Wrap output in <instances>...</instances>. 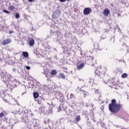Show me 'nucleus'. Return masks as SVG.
<instances>
[{"label": "nucleus", "instance_id": "1", "mask_svg": "<svg viewBox=\"0 0 129 129\" xmlns=\"http://www.w3.org/2000/svg\"><path fill=\"white\" fill-rule=\"evenodd\" d=\"M1 79L3 80V82L5 83L7 86V90H3L2 92L5 97L4 101L9 103L11 105H18L20 106V104L18 100L13 98V97L8 94V92H12L13 88L17 87V85L19 84V82L17 81L15 79L11 78V75L7 73L1 74Z\"/></svg>", "mask_w": 129, "mask_h": 129}, {"label": "nucleus", "instance_id": "2", "mask_svg": "<svg viewBox=\"0 0 129 129\" xmlns=\"http://www.w3.org/2000/svg\"><path fill=\"white\" fill-rule=\"evenodd\" d=\"M116 103V100L115 99H112L111 100V103L109 105V109L111 112L115 113L121 108L122 105Z\"/></svg>", "mask_w": 129, "mask_h": 129}, {"label": "nucleus", "instance_id": "3", "mask_svg": "<svg viewBox=\"0 0 129 129\" xmlns=\"http://www.w3.org/2000/svg\"><path fill=\"white\" fill-rule=\"evenodd\" d=\"M62 38H63V36H62L61 34H59L57 35V40L56 41H59V43L61 44L62 45V47L63 49H65L66 46H67V41L66 40H63V43H61V40L60 39H62Z\"/></svg>", "mask_w": 129, "mask_h": 129}, {"label": "nucleus", "instance_id": "4", "mask_svg": "<svg viewBox=\"0 0 129 129\" xmlns=\"http://www.w3.org/2000/svg\"><path fill=\"white\" fill-rule=\"evenodd\" d=\"M70 99L67 102V103H68L69 106H71V107H73V105L74 104V100L75 99V96L73 95V94H71L70 95Z\"/></svg>", "mask_w": 129, "mask_h": 129}, {"label": "nucleus", "instance_id": "5", "mask_svg": "<svg viewBox=\"0 0 129 129\" xmlns=\"http://www.w3.org/2000/svg\"><path fill=\"white\" fill-rule=\"evenodd\" d=\"M55 96H56L57 99H60V101H63V100H64V96H63V94H61L59 91L55 92Z\"/></svg>", "mask_w": 129, "mask_h": 129}, {"label": "nucleus", "instance_id": "6", "mask_svg": "<svg viewBox=\"0 0 129 129\" xmlns=\"http://www.w3.org/2000/svg\"><path fill=\"white\" fill-rule=\"evenodd\" d=\"M97 70H97L95 72V74H96L95 75V79L91 78L89 82L90 83H91V82H92V83H94L95 82H96V81H97V79H100V77H99L100 74L97 73Z\"/></svg>", "mask_w": 129, "mask_h": 129}, {"label": "nucleus", "instance_id": "7", "mask_svg": "<svg viewBox=\"0 0 129 129\" xmlns=\"http://www.w3.org/2000/svg\"><path fill=\"white\" fill-rule=\"evenodd\" d=\"M61 14V11L60 10H56L53 13L52 15V19H57L58 17L60 16Z\"/></svg>", "mask_w": 129, "mask_h": 129}, {"label": "nucleus", "instance_id": "8", "mask_svg": "<svg viewBox=\"0 0 129 129\" xmlns=\"http://www.w3.org/2000/svg\"><path fill=\"white\" fill-rule=\"evenodd\" d=\"M91 12H92L91 8H86L84 10V15L87 16V15H89Z\"/></svg>", "mask_w": 129, "mask_h": 129}, {"label": "nucleus", "instance_id": "9", "mask_svg": "<svg viewBox=\"0 0 129 129\" xmlns=\"http://www.w3.org/2000/svg\"><path fill=\"white\" fill-rule=\"evenodd\" d=\"M12 42V40H11V39H5L4 40L3 42H2V44L3 45H4V46H6V45H8V44H10V43Z\"/></svg>", "mask_w": 129, "mask_h": 129}, {"label": "nucleus", "instance_id": "10", "mask_svg": "<svg viewBox=\"0 0 129 129\" xmlns=\"http://www.w3.org/2000/svg\"><path fill=\"white\" fill-rule=\"evenodd\" d=\"M64 103L63 102H61L60 103V105H59V109L60 110H65L67 108V106H65L63 105Z\"/></svg>", "mask_w": 129, "mask_h": 129}, {"label": "nucleus", "instance_id": "11", "mask_svg": "<svg viewBox=\"0 0 129 129\" xmlns=\"http://www.w3.org/2000/svg\"><path fill=\"white\" fill-rule=\"evenodd\" d=\"M84 63H82L80 64H78L77 66V68L78 70H81V69H83V67H84Z\"/></svg>", "mask_w": 129, "mask_h": 129}, {"label": "nucleus", "instance_id": "12", "mask_svg": "<svg viewBox=\"0 0 129 129\" xmlns=\"http://www.w3.org/2000/svg\"><path fill=\"white\" fill-rule=\"evenodd\" d=\"M110 13V11L108 9H105L103 12V15L106 17L108 15H109Z\"/></svg>", "mask_w": 129, "mask_h": 129}, {"label": "nucleus", "instance_id": "13", "mask_svg": "<svg viewBox=\"0 0 129 129\" xmlns=\"http://www.w3.org/2000/svg\"><path fill=\"white\" fill-rule=\"evenodd\" d=\"M35 44V40L34 39H31L29 41V46H34Z\"/></svg>", "mask_w": 129, "mask_h": 129}, {"label": "nucleus", "instance_id": "14", "mask_svg": "<svg viewBox=\"0 0 129 129\" xmlns=\"http://www.w3.org/2000/svg\"><path fill=\"white\" fill-rule=\"evenodd\" d=\"M80 31L81 32V34H82V35H84L86 33V30L83 28H81L80 29Z\"/></svg>", "mask_w": 129, "mask_h": 129}, {"label": "nucleus", "instance_id": "15", "mask_svg": "<svg viewBox=\"0 0 129 129\" xmlns=\"http://www.w3.org/2000/svg\"><path fill=\"white\" fill-rule=\"evenodd\" d=\"M15 9L16 7H15V6L13 5H11L9 7V11H11V12H13V11H14V10H15Z\"/></svg>", "mask_w": 129, "mask_h": 129}, {"label": "nucleus", "instance_id": "16", "mask_svg": "<svg viewBox=\"0 0 129 129\" xmlns=\"http://www.w3.org/2000/svg\"><path fill=\"white\" fill-rule=\"evenodd\" d=\"M51 75H53V76H55V75H57V71L56 70H52L50 72Z\"/></svg>", "mask_w": 129, "mask_h": 129}, {"label": "nucleus", "instance_id": "17", "mask_svg": "<svg viewBox=\"0 0 129 129\" xmlns=\"http://www.w3.org/2000/svg\"><path fill=\"white\" fill-rule=\"evenodd\" d=\"M81 119V118L80 117V115H76L75 117V120L77 121V122H79V121Z\"/></svg>", "mask_w": 129, "mask_h": 129}, {"label": "nucleus", "instance_id": "18", "mask_svg": "<svg viewBox=\"0 0 129 129\" xmlns=\"http://www.w3.org/2000/svg\"><path fill=\"white\" fill-rule=\"evenodd\" d=\"M22 55L24 56V57H25V58H27V57H29V53L26 51H23L22 52Z\"/></svg>", "mask_w": 129, "mask_h": 129}, {"label": "nucleus", "instance_id": "19", "mask_svg": "<svg viewBox=\"0 0 129 129\" xmlns=\"http://www.w3.org/2000/svg\"><path fill=\"white\" fill-rule=\"evenodd\" d=\"M66 112L67 114H68V115H69L71 113H72V110H71V109H67L66 110Z\"/></svg>", "mask_w": 129, "mask_h": 129}, {"label": "nucleus", "instance_id": "20", "mask_svg": "<svg viewBox=\"0 0 129 129\" xmlns=\"http://www.w3.org/2000/svg\"><path fill=\"white\" fill-rule=\"evenodd\" d=\"M33 97H34V98H38L39 97V94L37 92H34L33 93Z\"/></svg>", "mask_w": 129, "mask_h": 129}, {"label": "nucleus", "instance_id": "21", "mask_svg": "<svg viewBox=\"0 0 129 129\" xmlns=\"http://www.w3.org/2000/svg\"><path fill=\"white\" fill-rule=\"evenodd\" d=\"M122 78H126L127 77V75L126 73H124L121 75Z\"/></svg>", "mask_w": 129, "mask_h": 129}, {"label": "nucleus", "instance_id": "22", "mask_svg": "<svg viewBox=\"0 0 129 129\" xmlns=\"http://www.w3.org/2000/svg\"><path fill=\"white\" fill-rule=\"evenodd\" d=\"M41 100H42V97L39 98V99H38V104H41Z\"/></svg>", "mask_w": 129, "mask_h": 129}, {"label": "nucleus", "instance_id": "23", "mask_svg": "<svg viewBox=\"0 0 129 129\" xmlns=\"http://www.w3.org/2000/svg\"><path fill=\"white\" fill-rule=\"evenodd\" d=\"M42 111H43V107H40L39 108V112H40L41 113H42Z\"/></svg>", "mask_w": 129, "mask_h": 129}, {"label": "nucleus", "instance_id": "24", "mask_svg": "<svg viewBox=\"0 0 129 129\" xmlns=\"http://www.w3.org/2000/svg\"><path fill=\"white\" fill-rule=\"evenodd\" d=\"M34 129H40V128H39V125H38V124H35V125L34 126Z\"/></svg>", "mask_w": 129, "mask_h": 129}, {"label": "nucleus", "instance_id": "25", "mask_svg": "<svg viewBox=\"0 0 129 129\" xmlns=\"http://www.w3.org/2000/svg\"><path fill=\"white\" fill-rule=\"evenodd\" d=\"M4 13H5V14H10L11 13L10 11H8V10H3Z\"/></svg>", "mask_w": 129, "mask_h": 129}, {"label": "nucleus", "instance_id": "26", "mask_svg": "<svg viewBox=\"0 0 129 129\" xmlns=\"http://www.w3.org/2000/svg\"><path fill=\"white\" fill-rule=\"evenodd\" d=\"M60 76H61V78H63V79H65V75L63 73L60 74Z\"/></svg>", "mask_w": 129, "mask_h": 129}, {"label": "nucleus", "instance_id": "27", "mask_svg": "<svg viewBox=\"0 0 129 129\" xmlns=\"http://www.w3.org/2000/svg\"><path fill=\"white\" fill-rule=\"evenodd\" d=\"M88 95V92L84 91V96L85 97L86 96H87Z\"/></svg>", "mask_w": 129, "mask_h": 129}, {"label": "nucleus", "instance_id": "28", "mask_svg": "<svg viewBox=\"0 0 129 129\" xmlns=\"http://www.w3.org/2000/svg\"><path fill=\"white\" fill-rule=\"evenodd\" d=\"M16 19H19L20 18V14L19 13H17L15 16Z\"/></svg>", "mask_w": 129, "mask_h": 129}, {"label": "nucleus", "instance_id": "29", "mask_svg": "<svg viewBox=\"0 0 129 129\" xmlns=\"http://www.w3.org/2000/svg\"><path fill=\"white\" fill-rule=\"evenodd\" d=\"M47 44V45H46V46H45V48H47V49H51V46H50V45H49L48 44V43H46Z\"/></svg>", "mask_w": 129, "mask_h": 129}, {"label": "nucleus", "instance_id": "30", "mask_svg": "<svg viewBox=\"0 0 129 129\" xmlns=\"http://www.w3.org/2000/svg\"><path fill=\"white\" fill-rule=\"evenodd\" d=\"M111 85H113V86H116V84H115V82H111Z\"/></svg>", "mask_w": 129, "mask_h": 129}, {"label": "nucleus", "instance_id": "31", "mask_svg": "<svg viewBox=\"0 0 129 129\" xmlns=\"http://www.w3.org/2000/svg\"><path fill=\"white\" fill-rule=\"evenodd\" d=\"M47 120L46 121V120H44V123H49V122H50V121H49V120L48 119H46Z\"/></svg>", "mask_w": 129, "mask_h": 129}, {"label": "nucleus", "instance_id": "32", "mask_svg": "<svg viewBox=\"0 0 129 129\" xmlns=\"http://www.w3.org/2000/svg\"><path fill=\"white\" fill-rule=\"evenodd\" d=\"M4 115H5V114L3 112H1L0 113V117H3L4 116Z\"/></svg>", "mask_w": 129, "mask_h": 129}, {"label": "nucleus", "instance_id": "33", "mask_svg": "<svg viewBox=\"0 0 129 129\" xmlns=\"http://www.w3.org/2000/svg\"><path fill=\"white\" fill-rule=\"evenodd\" d=\"M93 59H94L93 57H92V56H90L89 58V59L91 61H93Z\"/></svg>", "mask_w": 129, "mask_h": 129}, {"label": "nucleus", "instance_id": "34", "mask_svg": "<svg viewBox=\"0 0 129 129\" xmlns=\"http://www.w3.org/2000/svg\"><path fill=\"white\" fill-rule=\"evenodd\" d=\"M48 113H53V111L52 110V109H49L48 110Z\"/></svg>", "mask_w": 129, "mask_h": 129}, {"label": "nucleus", "instance_id": "35", "mask_svg": "<svg viewBox=\"0 0 129 129\" xmlns=\"http://www.w3.org/2000/svg\"><path fill=\"white\" fill-rule=\"evenodd\" d=\"M26 68L27 70H30V69H31V68L30 67V66H26Z\"/></svg>", "mask_w": 129, "mask_h": 129}, {"label": "nucleus", "instance_id": "36", "mask_svg": "<svg viewBox=\"0 0 129 129\" xmlns=\"http://www.w3.org/2000/svg\"><path fill=\"white\" fill-rule=\"evenodd\" d=\"M127 38V36L126 35H125L123 37V38L122 39V40H124V39H126Z\"/></svg>", "mask_w": 129, "mask_h": 129}, {"label": "nucleus", "instance_id": "37", "mask_svg": "<svg viewBox=\"0 0 129 129\" xmlns=\"http://www.w3.org/2000/svg\"><path fill=\"white\" fill-rule=\"evenodd\" d=\"M60 3H65L66 2V0H59Z\"/></svg>", "mask_w": 129, "mask_h": 129}, {"label": "nucleus", "instance_id": "38", "mask_svg": "<svg viewBox=\"0 0 129 129\" xmlns=\"http://www.w3.org/2000/svg\"><path fill=\"white\" fill-rule=\"evenodd\" d=\"M101 91H99V90H98V89H96V90H95V92H100Z\"/></svg>", "mask_w": 129, "mask_h": 129}, {"label": "nucleus", "instance_id": "39", "mask_svg": "<svg viewBox=\"0 0 129 129\" xmlns=\"http://www.w3.org/2000/svg\"><path fill=\"white\" fill-rule=\"evenodd\" d=\"M99 100V103H100V104H101V103H103V102L102 101H101V102H100V99H98Z\"/></svg>", "mask_w": 129, "mask_h": 129}, {"label": "nucleus", "instance_id": "40", "mask_svg": "<svg viewBox=\"0 0 129 129\" xmlns=\"http://www.w3.org/2000/svg\"><path fill=\"white\" fill-rule=\"evenodd\" d=\"M13 72H16L17 71V69H13Z\"/></svg>", "mask_w": 129, "mask_h": 129}, {"label": "nucleus", "instance_id": "41", "mask_svg": "<svg viewBox=\"0 0 129 129\" xmlns=\"http://www.w3.org/2000/svg\"><path fill=\"white\" fill-rule=\"evenodd\" d=\"M13 33H14V32H13V31H9V34H13Z\"/></svg>", "mask_w": 129, "mask_h": 129}, {"label": "nucleus", "instance_id": "42", "mask_svg": "<svg viewBox=\"0 0 129 129\" xmlns=\"http://www.w3.org/2000/svg\"><path fill=\"white\" fill-rule=\"evenodd\" d=\"M102 40H104V39H106V37H103L102 36L101 37Z\"/></svg>", "mask_w": 129, "mask_h": 129}, {"label": "nucleus", "instance_id": "43", "mask_svg": "<svg viewBox=\"0 0 129 129\" xmlns=\"http://www.w3.org/2000/svg\"><path fill=\"white\" fill-rule=\"evenodd\" d=\"M123 46H124V48H127V46H126V45H123Z\"/></svg>", "mask_w": 129, "mask_h": 129}, {"label": "nucleus", "instance_id": "44", "mask_svg": "<svg viewBox=\"0 0 129 129\" xmlns=\"http://www.w3.org/2000/svg\"><path fill=\"white\" fill-rule=\"evenodd\" d=\"M95 64H96V61H94V63H93V65L94 66V65H95Z\"/></svg>", "mask_w": 129, "mask_h": 129}, {"label": "nucleus", "instance_id": "45", "mask_svg": "<svg viewBox=\"0 0 129 129\" xmlns=\"http://www.w3.org/2000/svg\"><path fill=\"white\" fill-rule=\"evenodd\" d=\"M35 0H28L29 2H34Z\"/></svg>", "mask_w": 129, "mask_h": 129}, {"label": "nucleus", "instance_id": "46", "mask_svg": "<svg viewBox=\"0 0 129 129\" xmlns=\"http://www.w3.org/2000/svg\"><path fill=\"white\" fill-rule=\"evenodd\" d=\"M26 92H25L22 93V95H23V94H26Z\"/></svg>", "mask_w": 129, "mask_h": 129}, {"label": "nucleus", "instance_id": "47", "mask_svg": "<svg viewBox=\"0 0 129 129\" xmlns=\"http://www.w3.org/2000/svg\"><path fill=\"white\" fill-rule=\"evenodd\" d=\"M106 84H108V85H109V84H108V83H109V81H108V83H107V82H106Z\"/></svg>", "mask_w": 129, "mask_h": 129}, {"label": "nucleus", "instance_id": "48", "mask_svg": "<svg viewBox=\"0 0 129 129\" xmlns=\"http://www.w3.org/2000/svg\"><path fill=\"white\" fill-rule=\"evenodd\" d=\"M117 15H118V17H120V14H117Z\"/></svg>", "mask_w": 129, "mask_h": 129}, {"label": "nucleus", "instance_id": "49", "mask_svg": "<svg viewBox=\"0 0 129 129\" xmlns=\"http://www.w3.org/2000/svg\"><path fill=\"white\" fill-rule=\"evenodd\" d=\"M99 69H101V66H99Z\"/></svg>", "mask_w": 129, "mask_h": 129}, {"label": "nucleus", "instance_id": "50", "mask_svg": "<svg viewBox=\"0 0 129 129\" xmlns=\"http://www.w3.org/2000/svg\"><path fill=\"white\" fill-rule=\"evenodd\" d=\"M122 61L123 62V63H125V61H124V59H123Z\"/></svg>", "mask_w": 129, "mask_h": 129}, {"label": "nucleus", "instance_id": "51", "mask_svg": "<svg viewBox=\"0 0 129 129\" xmlns=\"http://www.w3.org/2000/svg\"><path fill=\"white\" fill-rule=\"evenodd\" d=\"M39 84H40V83H39V82L38 83V82H37V83H36V85H38Z\"/></svg>", "mask_w": 129, "mask_h": 129}, {"label": "nucleus", "instance_id": "52", "mask_svg": "<svg viewBox=\"0 0 129 129\" xmlns=\"http://www.w3.org/2000/svg\"><path fill=\"white\" fill-rule=\"evenodd\" d=\"M127 51L128 52V53L129 52V48L128 49H127Z\"/></svg>", "mask_w": 129, "mask_h": 129}, {"label": "nucleus", "instance_id": "53", "mask_svg": "<svg viewBox=\"0 0 129 129\" xmlns=\"http://www.w3.org/2000/svg\"><path fill=\"white\" fill-rule=\"evenodd\" d=\"M96 100H97V99H95V101H96Z\"/></svg>", "mask_w": 129, "mask_h": 129}, {"label": "nucleus", "instance_id": "54", "mask_svg": "<svg viewBox=\"0 0 129 129\" xmlns=\"http://www.w3.org/2000/svg\"><path fill=\"white\" fill-rule=\"evenodd\" d=\"M111 86V85H109V87H110Z\"/></svg>", "mask_w": 129, "mask_h": 129}, {"label": "nucleus", "instance_id": "55", "mask_svg": "<svg viewBox=\"0 0 129 129\" xmlns=\"http://www.w3.org/2000/svg\"><path fill=\"white\" fill-rule=\"evenodd\" d=\"M36 55H39V53H36Z\"/></svg>", "mask_w": 129, "mask_h": 129}, {"label": "nucleus", "instance_id": "56", "mask_svg": "<svg viewBox=\"0 0 129 129\" xmlns=\"http://www.w3.org/2000/svg\"><path fill=\"white\" fill-rule=\"evenodd\" d=\"M109 81V83H110V82H109V81Z\"/></svg>", "mask_w": 129, "mask_h": 129}, {"label": "nucleus", "instance_id": "57", "mask_svg": "<svg viewBox=\"0 0 129 129\" xmlns=\"http://www.w3.org/2000/svg\"><path fill=\"white\" fill-rule=\"evenodd\" d=\"M88 106V105H86V106Z\"/></svg>", "mask_w": 129, "mask_h": 129}]
</instances>
